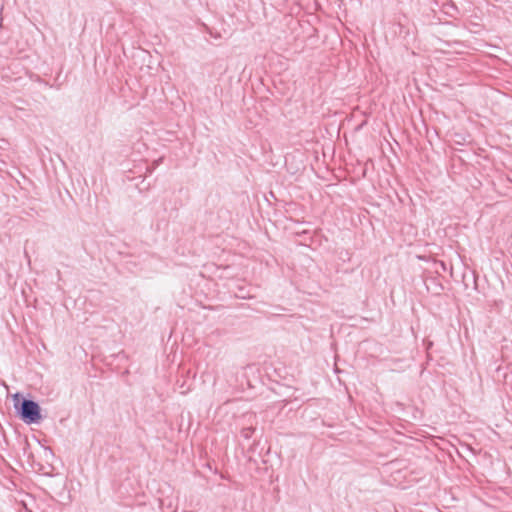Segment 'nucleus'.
I'll list each match as a JSON object with an SVG mask.
<instances>
[{
	"mask_svg": "<svg viewBox=\"0 0 512 512\" xmlns=\"http://www.w3.org/2000/svg\"><path fill=\"white\" fill-rule=\"evenodd\" d=\"M21 418L27 423L38 422L41 419L39 405L31 400H24L20 409Z\"/></svg>",
	"mask_w": 512,
	"mask_h": 512,
	"instance_id": "1",
	"label": "nucleus"
},
{
	"mask_svg": "<svg viewBox=\"0 0 512 512\" xmlns=\"http://www.w3.org/2000/svg\"><path fill=\"white\" fill-rule=\"evenodd\" d=\"M254 430L255 429L253 427H246L242 429L241 434L245 439H249L252 436Z\"/></svg>",
	"mask_w": 512,
	"mask_h": 512,
	"instance_id": "2",
	"label": "nucleus"
},
{
	"mask_svg": "<svg viewBox=\"0 0 512 512\" xmlns=\"http://www.w3.org/2000/svg\"><path fill=\"white\" fill-rule=\"evenodd\" d=\"M14 400H15V401H19V394H15V395H14Z\"/></svg>",
	"mask_w": 512,
	"mask_h": 512,
	"instance_id": "3",
	"label": "nucleus"
}]
</instances>
